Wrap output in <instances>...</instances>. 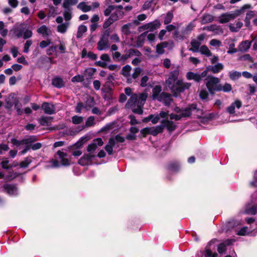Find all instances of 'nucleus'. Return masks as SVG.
<instances>
[{"label": "nucleus", "instance_id": "nucleus-1", "mask_svg": "<svg viewBox=\"0 0 257 257\" xmlns=\"http://www.w3.org/2000/svg\"><path fill=\"white\" fill-rule=\"evenodd\" d=\"M14 34L17 37H23L24 39L29 38L32 36V32L28 28L27 25L21 24L16 26L13 29Z\"/></svg>", "mask_w": 257, "mask_h": 257}, {"label": "nucleus", "instance_id": "nucleus-2", "mask_svg": "<svg viewBox=\"0 0 257 257\" xmlns=\"http://www.w3.org/2000/svg\"><path fill=\"white\" fill-rule=\"evenodd\" d=\"M220 80L214 76L209 77L206 86L209 93L213 94L215 91H220Z\"/></svg>", "mask_w": 257, "mask_h": 257}, {"label": "nucleus", "instance_id": "nucleus-3", "mask_svg": "<svg viewBox=\"0 0 257 257\" xmlns=\"http://www.w3.org/2000/svg\"><path fill=\"white\" fill-rule=\"evenodd\" d=\"M179 75V69H176L170 72L168 75V78L167 80H166V83L167 86L172 91H173L176 86L177 81L178 80V78Z\"/></svg>", "mask_w": 257, "mask_h": 257}, {"label": "nucleus", "instance_id": "nucleus-4", "mask_svg": "<svg viewBox=\"0 0 257 257\" xmlns=\"http://www.w3.org/2000/svg\"><path fill=\"white\" fill-rule=\"evenodd\" d=\"M71 17H57L56 22L59 24L57 27V31L65 33L69 26V21Z\"/></svg>", "mask_w": 257, "mask_h": 257}, {"label": "nucleus", "instance_id": "nucleus-5", "mask_svg": "<svg viewBox=\"0 0 257 257\" xmlns=\"http://www.w3.org/2000/svg\"><path fill=\"white\" fill-rule=\"evenodd\" d=\"M110 31L109 30H106L102 35L100 40L97 43V49L99 51H102L108 48V37L109 35Z\"/></svg>", "mask_w": 257, "mask_h": 257}, {"label": "nucleus", "instance_id": "nucleus-6", "mask_svg": "<svg viewBox=\"0 0 257 257\" xmlns=\"http://www.w3.org/2000/svg\"><path fill=\"white\" fill-rule=\"evenodd\" d=\"M103 142L101 138H97L94 139L92 143L89 145L87 148V151L88 152V154L91 156H93L94 158L95 156V151L97 149L98 147L102 146Z\"/></svg>", "mask_w": 257, "mask_h": 257}, {"label": "nucleus", "instance_id": "nucleus-7", "mask_svg": "<svg viewBox=\"0 0 257 257\" xmlns=\"http://www.w3.org/2000/svg\"><path fill=\"white\" fill-rule=\"evenodd\" d=\"M160 26V23L158 21H155L153 22L149 23L144 25L139 28V31L140 32L146 31H153L156 29H158Z\"/></svg>", "mask_w": 257, "mask_h": 257}, {"label": "nucleus", "instance_id": "nucleus-8", "mask_svg": "<svg viewBox=\"0 0 257 257\" xmlns=\"http://www.w3.org/2000/svg\"><path fill=\"white\" fill-rule=\"evenodd\" d=\"M207 76V72L205 70L201 74L198 73H194L193 72H188L186 74V78L188 80H193L196 82L200 81L203 78Z\"/></svg>", "mask_w": 257, "mask_h": 257}, {"label": "nucleus", "instance_id": "nucleus-9", "mask_svg": "<svg viewBox=\"0 0 257 257\" xmlns=\"http://www.w3.org/2000/svg\"><path fill=\"white\" fill-rule=\"evenodd\" d=\"M191 85V84L189 82H185L183 80L179 79L177 81L176 86L173 92H182L186 89H188Z\"/></svg>", "mask_w": 257, "mask_h": 257}, {"label": "nucleus", "instance_id": "nucleus-10", "mask_svg": "<svg viewBox=\"0 0 257 257\" xmlns=\"http://www.w3.org/2000/svg\"><path fill=\"white\" fill-rule=\"evenodd\" d=\"M191 108H188L179 114H174L171 113L170 115V118L171 119H175L176 120H178L181 119L182 117H186L190 116L191 115Z\"/></svg>", "mask_w": 257, "mask_h": 257}, {"label": "nucleus", "instance_id": "nucleus-11", "mask_svg": "<svg viewBox=\"0 0 257 257\" xmlns=\"http://www.w3.org/2000/svg\"><path fill=\"white\" fill-rule=\"evenodd\" d=\"M56 158L60 160L62 165L68 166L70 165L69 160L66 158L67 157L66 153L61 151H58L56 153Z\"/></svg>", "mask_w": 257, "mask_h": 257}, {"label": "nucleus", "instance_id": "nucleus-12", "mask_svg": "<svg viewBox=\"0 0 257 257\" xmlns=\"http://www.w3.org/2000/svg\"><path fill=\"white\" fill-rule=\"evenodd\" d=\"M223 68L224 65H223V64L218 63L217 64L214 65L208 66L205 71L207 72V74H208V71H210L213 73L215 74L220 72L221 70L223 69Z\"/></svg>", "mask_w": 257, "mask_h": 257}, {"label": "nucleus", "instance_id": "nucleus-13", "mask_svg": "<svg viewBox=\"0 0 257 257\" xmlns=\"http://www.w3.org/2000/svg\"><path fill=\"white\" fill-rule=\"evenodd\" d=\"M41 107L46 114H52L55 112V107L52 103L44 102Z\"/></svg>", "mask_w": 257, "mask_h": 257}, {"label": "nucleus", "instance_id": "nucleus-14", "mask_svg": "<svg viewBox=\"0 0 257 257\" xmlns=\"http://www.w3.org/2000/svg\"><path fill=\"white\" fill-rule=\"evenodd\" d=\"M132 70V67L129 65H126L122 68L121 74L126 79L127 82L132 83V78H131L130 72Z\"/></svg>", "mask_w": 257, "mask_h": 257}, {"label": "nucleus", "instance_id": "nucleus-15", "mask_svg": "<svg viewBox=\"0 0 257 257\" xmlns=\"http://www.w3.org/2000/svg\"><path fill=\"white\" fill-rule=\"evenodd\" d=\"M242 105L241 101L236 100L234 102L232 103L230 106L227 107V111L230 114H233L235 112V108L239 109Z\"/></svg>", "mask_w": 257, "mask_h": 257}, {"label": "nucleus", "instance_id": "nucleus-16", "mask_svg": "<svg viewBox=\"0 0 257 257\" xmlns=\"http://www.w3.org/2000/svg\"><path fill=\"white\" fill-rule=\"evenodd\" d=\"M251 8V6L250 4H245L243 5L240 9L236 11L235 15L234 14H222L220 16H237L243 14L245 10L249 9Z\"/></svg>", "mask_w": 257, "mask_h": 257}, {"label": "nucleus", "instance_id": "nucleus-17", "mask_svg": "<svg viewBox=\"0 0 257 257\" xmlns=\"http://www.w3.org/2000/svg\"><path fill=\"white\" fill-rule=\"evenodd\" d=\"M138 104V96L137 93L133 94L130 99L125 105V107L127 108H132L136 106Z\"/></svg>", "mask_w": 257, "mask_h": 257}, {"label": "nucleus", "instance_id": "nucleus-18", "mask_svg": "<svg viewBox=\"0 0 257 257\" xmlns=\"http://www.w3.org/2000/svg\"><path fill=\"white\" fill-rule=\"evenodd\" d=\"M38 33L42 35L43 36H49L52 35V31L45 25H43L39 28L37 30Z\"/></svg>", "mask_w": 257, "mask_h": 257}, {"label": "nucleus", "instance_id": "nucleus-19", "mask_svg": "<svg viewBox=\"0 0 257 257\" xmlns=\"http://www.w3.org/2000/svg\"><path fill=\"white\" fill-rule=\"evenodd\" d=\"M158 100L164 102L166 105H168L171 103L172 99L170 94L165 92H162L161 93V97Z\"/></svg>", "mask_w": 257, "mask_h": 257}, {"label": "nucleus", "instance_id": "nucleus-20", "mask_svg": "<svg viewBox=\"0 0 257 257\" xmlns=\"http://www.w3.org/2000/svg\"><path fill=\"white\" fill-rule=\"evenodd\" d=\"M93 158V156H91L88 154H85L80 159L78 163L82 166L88 165L91 163Z\"/></svg>", "mask_w": 257, "mask_h": 257}, {"label": "nucleus", "instance_id": "nucleus-21", "mask_svg": "<svg viewBox=\"0 0 257 257\" xmlns=\"http://www.w3.org/2000/svg\"><path fill=\"white\" fill-rule=\"evenodd\" d=\"M93 106V104L87 106L86 104H84L82 102L77 103L76 107H75V112L78 113H80L81 112L82 110H85L87 111L90 109Z\"/></svg>", "mask_w": 257, "mask_h": 257}, {"label": "nucleus", "instance_id": "nucleus-22", "mask_svg": "<svg viewBox=\"0 0 257 257\" xmlns=\"http://www.w3.org/2000/svg\"><path fill=\"white\" fill-rule=\"evenodd\" d=\"M162 88L160 85L155 86L152 90V98L154 100H159L161 97Z\"/></svg>", "mask_w": 257, "mask_h": 257}, {"label": "nucleus", "instance_id": "nucleus-23", "mask_svg": "<svg viewBox=\"0 0 257 257\" xmlns=\"http://www.w3.org/2000/svg\"><path fill=\"white\" fill-rule=\"evenodd\" d=\"M251 42L244 41L242 42L238 47V50L240 52L246 51L250 47Z\"/></svg>", "mask_w": 257, "mask_h": 257}, {"label": "nucleus", "instance_id": "nucleus-24", "mask_svg": "<svg viewBox=\"0 0 257 257\" xmlns=\"http://www.w3.org/2000/svg\"><path fill=\"white\" fill-rule=\"evenodd\" d=\"M138 96V105L139 106H143L147 98L148 94L146 92H143L137 94Z\"/></svg>", "mask_w": 257, "mask_h": 257}, {"label": "nucleus", "instance_id": "nucleus-25", "mask_svg": "<svg viewBox=\"0 0 257 257\" xmlns=\"http://www.w3.org/2000/svg\"><path fill=\"white\" fill-rule=\"evenodd\" d=\"M234 241L233 239H229L219 244L217 248L218 252L220 253H223L226 250V246L231 244Z\"/></svg>", "mask_w": 257, "mask_h": 257}, {"label": "nucleus", "instance_id": "nucleus-26", "mask_svg": "<svg viewBox=\"0 0 257 257\" xmlns=\"http://www.w3.org/2000/svg\"><path fill=\"white\" fill-rule=\"evenodd\" d=\"M7 193L11 195H15L18 194L17 187L13 185H6L4 187Z\"/></svg>", "mask_w": 257, "mask_h": 257}, {"label": "nucleus", "instance_id": "nucleus-27", "mask_svg": "<svg viewBox=\"0 0 257 257\" xmlns=\"http://www.w3.org/2000/svg\"><path fill=\"white\" fill-rule=\"evenodd\" d=\"M201 44V42L197 39L192 40L191 42V45L192 47L190 49V50L193 52H198Z\"/></svg>", "mask_w": 257, "mask_h": 257}, {"label": "nucleus", "instance_id": "nucleus-28", "mask_svg": "<svg viewBox=\"0 0 257 257\" xmlns=\"http://www.w3.org/2000/svg\"><path fill=\"white\" fill-rule=\"evenodd\" d=\"M164 124L163 127H166L170 132L173 131L176 128V125L172 121L164 120L162 121Z\"/></svg>", "mask_w": 257, "mask_h": 257}, {"label": "nucleus", "instance_id": "nucleus-29", "mask_svg": "<svg viewBox=\"0 0 257 257\" xmlns=\"http://www.w3.org/2000/svg\"><path fill=\"white\" fill-rule=\"evenodd\" d=\"M115 143L114 142V139L110 138L108 141V144L106 145L105 150L108 153L109 155H111L112 153L113 147L115 145Z\"/></svg>", "mask_w": 257, "mask_h": 257}, {"label": "nucleus", "instance_id": "nucleus-30", "mask_svg": "<svg viewBox=\"0 0 257 257\" xmlns=\"http://www.w3.org/2000/svg\"><path fill=\"white\" fill-rule=\"evenodd\" d=\"M77 8L84 13L88 12L91 10V6L87 5L85 2H80L77 5Z\"/></svg>", "mask_w": 257, "mask_h": 257}, {"label": "nucleus", "instance_id": "nucleus-31", "mask_svg": "<svg viewBox=\"0 0 257 257\" xmlns=\"http://www.w3.org/2000/svg\"><path fill=\"white\" fill-rule=\"evenodd\" d=\"M125 52H126L129 58L134 56L140 57L142 56V53L139 50L135 49H130L128 50H125Z\"/></svg>", "mask_w": 257, "mask_h": 257}, {"label": "nucleus", "instance_id": "nucleus-32", "mask_svg": "<svg viewBox=\"0 0 257 257\" xmlns=\"http://www.w3.org/2000/svg\"><path fill=\"white\" fill-rule=\"evenodd\" d=\"M52 84L57 88H61L64 86V83L62 78L55 77L52 79Z\"/></svg>", "mask_w": 257, "mask_h": 257}, {"label": "nucleus", "instance_id": "nucleus-33", "mask_svg": "<svg viewBox=\"0 0 257 257\" xmlns=\"http://www.w3.org/2000/svg\"><path fill=\"white\" fill-rule=\"evenodd\" d=\"M159 119H160V116H159V114H157L155 115L151 114L148 117L144 118L143 121L144 122H148L150 120H151L153 124H156L159 121Z\"/></svg>", "mask_w": 257, "mask_h": 257}, {"label": "nucleus", "instance_id": "nucleus-34", "mask_svg": "<svg viewBox=\"0 0 257 257\" xmlns=\"http://www.w3.org/2000/svg\"><path fill=\"white\" fill-rule=\"evenodd\" d=\"M151 134L153 136H157L159 133H161L163 131V125H157L156 127H150Z\"/></svg>", "mask_w": 257, "mask_h": 257}, {"label": "nucleus", "instance_id": "nucleus-35", "mask_svg": "<svg viewBox=\"0 0 257 257\" xmlns=\"http://www.w3.org/2000/svg\"><path fill=\"white\" fill-rule=\"evenodd\" d=\"M167 43L161 42L156 46V53L159 55H162L165 53L164 48H166Z\"/></svg>", "mask_w": 257, "mask_h": 257}, {"label": "nucleus", "instance_id": "nucleus-36", "mask_svg": "<svg viewBox=\"0 0 257 257\" xmlns=\"http://www.w3.org/2000/svg\"><path fill=\"white\" fill-rule=\"evenodd\" d=\"M39 123L43 126H48L51 122V117L49 116H42L39 119Z\"/></svg>", "mask_w": 257, "mask_h": 257}, {"label": "nucleus", "instance_id": "nucleus-37", "mask_svg": "<svg viewBox=\"0 0 257 257\" xmlns=\"http://www.w3.org/2000/svg\"><path fill=\"white\" fill-rule=\"evenodd\" d=\"M145 34L146 32H144L138 37L136 42L137 47H141L143 45L146 37Z\"/></svg>", "mask_w": 257, "mask_h": 257}, {"label": "nucleus", "instance_id": "nucleus-38", "mask_svg": "<svg viewBox=\"0 0 257 257\" xmlns=\"http://www.w3.org/2000/svg\"><path fill=\"white\" fill-rule=\"evenodd\" d=\"M199 51L202 54L205 55L207 57L212 56V53L205 45L202 46L199 49Z\"/></svg>", "mask_w": 257, "mask_h": 257}, {"label": "nucleus", "instance_id": "nucleus-39", "mask_svg": "<svg viewBox=\"0 0 257 257\" xmlns=\"http://www.w3.org/2000/svg\"><path fill=\"white\" fill-rule=\"evenodd\" d=\"M78 0H64L63 4V7L64 8H71V6H74L77 4Z\"/></svg>", "mask_w": 257, "mask_h": 257}, {"label": "nucleus", "instance_id": "nucleus-40", "mask_svg": "<svg viewBox=\"0 0 257 257\" xmlns=\"http://www.w3.org/2000/svg\"><path fill=\"white\" fill-rule=\"evenodd\" d=\"M87 31V27L84 25H80L78 29L76 37L77 38H81L83 34Z\"/></svg>", "mask_w": 257, "mask_h": 257}, {"label": "nucleus", "instance_id": "nucleus-41", "mask_svg": "<svg viewBox=\"0 0 257 257\" xmlns=\"http://www.w3.org/2000/svg\"><path fill=\"white\" fill-rule=\"evenodd\" d=\"M241 73L236 71H230L229 72V76L232 80L238 79L241 76Z\"/></svg>", "mask_w": 257, "mask_h": 257}, {"label": "nucleus", "instance_id": "nucleus-42", "mask_svg": "<svg viewBox=\"0 0 257 257\" xmlns=\"http://www.w3.org/2000/svg\"><path fill=\"white\" fill-rule=\"evenodd\" d=\"M14 105L15 108L17 111V114L19 115H22L23 113V110L21 109L22 104L18 100H15L14 101Z\"/></svg>", "mask_w": 257, "mask_h": 257}, {"label": "nucleus", "instance_id": "nucleus-43", "mask_svg": "<svg viewBox=\"0 0 257 257\" xmlns=\"http://www.w3.org/2000/svg\"><path fill=\"white\" fill-rule=\"evenodd\" d=\"M31 158L27 157L23 161L20 163V166L21 168H27L31 163Z\"/></svg>", "mask_w": 257, "mask_h": 257}, {"label": "nucleus", "instance_id": "nucleus-44", "mask_svg": "<svg viewBox=\"0 0 257 257\" xmlns=\"http://www.w3.org/2000/svg\"><path fill=\"white\" fill-rule=\"evenodd\" d=\"M142 69L140 67L135 68L133 74L131 75V78H132V82L134 80H135L138 78V77L140 75Z\"/></svg>", "mask_w": 257, "mask_h": 257}, {"label": "nucleus", "instance_id": "nucleus-45", "mask_svg": "<svg viewBox=\"0 0 257 257\" xmlns=\"http://www.w3.org/2000/svg\"><path fill=\"white\" fill-rule=\"evenodd\" d=\"M37 140V137L35 136H31L23 139V143L25 145H27L33 143Z\"/></svg>", "mask_w": 257, "mask_h": 257}, {"label": "nucleus", "instance_id": "nucleus-46", "mask_svg": "<svg viewBox=\"0 0 257 257\" xmlns=\"http://www.w3.org/2000/svg\"><path fill=\"white\" fill-rule=\"evenodd\" d=\"M232 90L231 85L227 83H225L223 85L220 84V91H223L224 92H230Z\"/></svg>", "mask_w": 257, "mask_h": 257}, {"label": "nucleus", "instance_id": "nucleus-47", "mask_svg": "<svg viewBox=\"0 0 257 257\" xmlns=\"http://www.w3.org/2000/svg\"><path fill=\"white\" fill-rule=\"evenodd\" d=\"M83 120V117L81 116L74 115L72 117V121L75 124L81 123Z\"/></svg>", "mask_w": 257, "mask_h": 257}, {"label": "nucleus", "instance_id": "nucleus-48", "mask_svg": "<svg viewBox=\"0 0 257 257\" xmlns=\"http://www.w3.org/2000/svg\"><path fill=\"white\" fill-rule=\"evenodd\" d=\"M208 93L206 89H202L199 93V97L201 99L206 100L208 97Z\"/></svg>", "mask_w": 257, "mask_h": 257}, {"label": "nucleus", "instance_id": "nucleus-49", "mask_svg": "<svg viewBox=\"0 0 257 257\" xmlns=\"http://www.w3.org/2000/svg\"><path fill=\"white\" fill-rule=\"evenodd\" d=\"M242 26V23L240 22H238L236 24V27H234L233 25L230 24L229 25L230 30L232 32H237Z\"/></svg>", "mask_w": 257, "mask_h": 257}, {"label": "nucleus", "instance_id": "nucleus-50", "mask_svg": "<svg viewBox=\"0 0 257 257\" xmlns=\"http://www.w3.org/2000/svg\"><path fill=\"white\" fill-rule=\"evenodd\" d=\"M99 20V17H92L91 19V22H92V24L90 26V30L91 31H94L97 27V25L96 24V22H97Z\"/></svg>", "mask_w": 257, "mask_h": 257}, {"label": "nucleus", "instance_id": "nucleus-51", "mask_svg": "<svg viewBox=\"0 0 257 257\" xmlns=\"http://www.w3.org/2000/svg\"><path fill=\"white\" fill-rule=\"evenodd\" d=\"M95 118L93 116H91L87 118L85 122V126L89 127L94 124Z\"/></svg>", "mask_w": 257, "mask_h": 257}, {"label": "nucleus", "instance_id": "nucleus-52", "mask_svg": "<svg viewBox=\"0 0 257 257\" xmlns=\"http://www.w3.org/2000/svg\"><path fill=\"white\" fill-rule=\"evenodd\" d=\"M84 80V77L81 75H77L73 77L71 81L73 82H82Z\"/></svg>", "mask_w": 257, "mask_h": 257}, {"label": "nucleus", "instance_id": "nucleus-53", "mask_svg": "<svg viewBox=\"0 0 257 257\" xmlns=\"http://www.w3.org/2000/svg\"><path fill=\"white\" fill-rule=\"evenodd\" d=\"M51 44V41L50 39H47V40H43L39 43V46L41 48H44L48 46Z\"/></svg>", "mask_w": 257, "mask_h": 257}, {"label": "nucleus", "instance_id": "nucleus-54", "mask_svg": "<svg viewBox=\"0 0 257 257\" xmlns=\"http://www.w3.org/2000/svg\"><path fill=\"white\" fill-rule=\"evenodd\" d=\"M114 9H115L114 6L109 5L104 12L105 16H109L111 12Z\"/></svg>", "mask_w": 257, "mask_h": 257}, {"label": "nucleus", "instance_id": "nucleus-55", "mask_svg": "<svg viewBox=\"0 0 257 257\" xmlns=\"http://www.w3.org/2000/svg\"><path fill=\"white\" fill-rule=\"evenodd\" d=\"M179 168L177 163H171L168 165V169L171 171H176Z\"/></svg>", "mask_w": 257, "mask_h": 257}, {"label": "nucleus", "instance_id": "nucleus-56", "mask_svg": "<svg viewBox=\"0 0 257 257\" xmlns=\"http://www.w3.org/2000/svg\"><path fill=\"white\" fill-rule=\"evenodd\" d=\"M32 40H27L25 44V46H24V52L26 53H28V52L29 51V48L32 45Z\"/></svg>", "mask_w": 257, "mask_h": 257}, {"label": "nucleus", "instance_id": "nucleus-57", "mask_svg": "<svg viewBox=\"0 0 257 257\" xmlns=\"http://www.w3.org/2000/svg\"><path fill=\"white\" fill-rule=\"evenodd\" d=\"M137 106V108H133L132 107V110L134 113L139 114H142L143 112V110L142 109V107L143 106H139V105H136Z\"/></svg>", "mask_w": 257, "mask_h": 257}, {"label": "nucleus", "instance_id": "nucleus-58", "mask_svg": "<svg viewBox=\"0 0 257 257\" xmlns=\"http://www.w3.org/2000/svg\"><path fill=\"white\" fill-rule=\"evenodd\" d=\"M209 43L211 46L214 47H220L221 45V42L217 39H212Z\"/></svg>", "mask_w": 257, "mask_h": 257}, {"label": "nucleus", "instance_id": "nucleus-59", "mask_svg": "<svg viewBox=\"0 0 257 257\" xmlns=\"http://www.w3.org/2000/svg\"><path fill=\"white\" fill-rule=\"evenodd\" d=\"M14 105V102H13L9 99H6V105H5V108L9 110H11Z\"/></svg>", "mask_w": 257, "mask_h": 257}, {"label": "nucleus", "instance_id": "nucleus-60", "mask_svg": "<svg viewBox=\"0 0 257 257\" xmlns=\"http://www.w3.org/2000/svg\"><path fill=\"white\" fill-rule=\"evenodd\" d=\"M56 52V47L55 46H52L47 50V54L49 56L52 55L53 54Z\"/></svg>", "mask_w": 257, "mask_h": 257}, {"label": "nucleus", "instance_id": "nucleus-61", "mask_svg": "<svg viewBox=\"0 0 257 257\" xmlns=\"http://www.w3.org/2000/svg\"><path fill=\"white\" fill-rule=\"evenodd\" d=\"M239 225H240V222L239 221H231L227 223V226L232 228H235Z\"/></svg>", "mask_w": 257, "mask_h": 257}, {"label": "nucleus", "instance_id": "nucleus-62", "mask_svg": "<svg viewBox=\"0 0 257 257\" xmlns=\"http://www.w3.org/2000/svg\"><path fill=\"white\" fill-rule=\"evenodd\" d=\"M11 143L15 146L17 147L20 146L22 145H24L25 143H23V140L21 141H19L16 140V139H12L11 140Z\"/></svg>", "mask_w": 257, "mask_h": 257}, {"label": "nucleus", "instance_id": "nucleus-63", "mask_svg": "<svg viewBox=\"0 0 257 257\" xmlns=\"http://www.w3.org/2000/svg\"><path fill=\"white\" fill-rule=\"evenodd\" d=\"M115 20H113L112 17H109L103 24L104 28L108 27Z\"/></svg>", "mask_w": 257, "mask_h": 257}, {"label": "nucleus", "instance_id": "nucleus-64", "mask_svg": "<svg viewBox=\"0 0 257 257\" xmlns=\"http://www.w3.org/2000/svg\"><path fill=\"white\" fill-rule=\"evenodd\" d=\"M205 257H217V254L216 253H212L209 249H206Z\"/></svg>", "mask_w": 257, "mask_h": 257}]
</instances>
